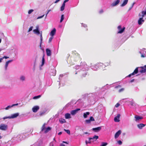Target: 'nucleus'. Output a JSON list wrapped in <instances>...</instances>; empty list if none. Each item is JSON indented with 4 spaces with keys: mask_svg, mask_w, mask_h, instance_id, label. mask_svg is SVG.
Wrapping results in <instances>:
<instances>
[{
    "mask_svg": "<svg viewBox=\"0 0 146 146\" xmlns=\"http://www.w3.org/2000/svg\"><path fill=\"white\" fill-rule=\"evenodd\" d=\"M72 58L75 61L76 60L80 58V55L77 53L75 51L72 52Z\"/></svg>",
    "mask_w": 146,
    "mask_h": 146,
    "instance_id": "1",
    "label": "nucleus"
},
{
    "mask_svg": "<svg viewBox=\"0 0 146 146\" xmlns=\"http://www.w3.org/2000/svg\"><path fill=\"white\" fill-rule=\"evenodd\" d=\"M8 128V126L7 125L1 123L0 125V129L3 131H6Z\"/></svg>",
    "mask_w": 146,
    "mask_h": 146,
    "instance_id": "2",
    "label": "nucleus"
},
{
    "mask_svg": "<svg viewBox=\"0 0 146 146\" xmlns=\"http://www.w3.org/2000/svg\"><path fill=\"white\" fill-rule=\"evenodd\" d=\"M139 72L141 73H143L146 72V65L144 66L139 67Z\"/></svg>",
    "mask_w": 146,
    "mask_h": 146,
    "instance_id": "3",
    "label": "nucleus"
},
{
    "mask_svg": "<svg viewBox=\"0 0 146 146\" xmlns=\"http://www.w3.org/2000/svg\"><path fill=\"white\" fill-rule=\"evenodd\" d=\"M117 29L119 30V31L117 32V33L121 34L124 31L125 29V28L123 27L122 28H121V26L119 25L117 27Z\"/></svg>",
    "mask_w": 146,
    "mask_h": 146,
    "instance_id": "4",
    "label": "nucleus"
},
{
    "mask_svg": "<svg viewBox=\"0 0 146 146\" xmlns=\"http://www.w3.org/2000/svg\"><path fill=\"white\" fill-rule=\"evenodd\" d=\"M99 137L98 136L95 135L93 137H90L89 138V140L90 141L92 140V142H94L96 141L97 139H98Z\"/></svg>",
    "mask_w": 146,
    "mask_h": 146,
    "instance_id": "5",
    "label": "nucleus"
},
{
    "mask_svg": "<svg viewBox=\"0 0 146 146\" xmlns=\"http://www.w3.org/2000/svg\"><path fill=\"white\" fill-rule=\"evenodd\" d=\"M101 129V127H99L96 128H93L92 130L95 132H98L100 131Z\"/></svg>",
    "mask_w": 146,
    "mask_h": 146,
    "instance_id": "6",
    "label": "nucleus"
},
{
    "mask_svg": "<svg viewBox=\"0 0 146 146\" xmlns=\"http://www.w3.org/2000/svg\"><path fill=\"white\" fill-rule=\"evenodd\" d=\"M80 110V108L76 109L75 110L72 111H71L70 113L71 114V115H74L78 111H79Z\"/></svg>",
    "mask_w": 146,
    "mask_h": 146,
    "instance_id": "7",
    "label": "nucleus"
},
{
    "mask_svg": "<svg viewBox=\"0 0 146 146\" xmlns=\"http://www.w3.org/2000/svg\"><path fill=\"white\" fill-rule=\"evenodd\" d=\"M39 107L38 106H35L32 108L33 111L34 113H36L39 109Z\"/></svg>",
    "mask_w": 146,
    "mask_h": 146,
    "instance_id": "8",
    "label": "nucleus"
},
{
    "mask_svg": "<svg viewBox=\"0 0 146 146\" xmlns=\"http://www.w3.org/2000/svg\"><path fill=\"white\" fill-rule=\"evenodd\" d=\"M121 131L120 130H119L115 134V138L116 139L118 137L119 135L121 134Z\"/></svg>",
    "mask_w": 146,
    "mask_h": 146,
    "instance_id": "9",
    "label": "nucleus"
},
{
    "mask_svg": "<svg viewBox=\"0 0 146 146\" xmlns=\"http://www.w3.org/2000/svg\"><path fill=\"white\" fill-rule=\"evenodd\" d=\"M47 55L48 56H50L51 55V52L49 49L47 48L46 50Z\"/></svg>",
    "mask_w": 146,
    "mask_h": 146,
    "instance_id": "10",
    "label": "nucleus"
},
{
    "mask_svg": "<svg viewBox=\"0 0 146 146\" xmlns=\"http://www.w3.org/2000/svg\"><path fill=\"white\" fill-rule=\"evenodd\" d=\"M19 115V113H14L11 116H10L11 119V118H14L17 117Z\"/></svg>",
    "mask_w": 146,
    "mask_h": 146,
    "instance_id": "11",
    "label": "nucleus"
},
{
    "mask_svg": "<svg viewBox=\"0 0 146 146\" xmlns=\"http://www.w3.org/2000/svg\"><path fill=\"white\" fill-rule=\"evenodd\" d=\"M145 125V124L143 123H140L137 125V126L139 129H142V127H144Z\"/></svg>",
    "mask_w": 146,
    "mask_h": 146,
    "instance_id": "12",
    "label": "nucleus"
},
{
    "mask_svg": "<svg viewBox=\"0 0 146 146\" xmlns=\"http://www.w3.org/2000/svg\"><path fill=\"white\" fill-rule=\"evenodd\" d=\"M56 32V29L54 28V29L50 32V35L52 36H53L55 35V34Z\"/></svg>",
    "mask_w": 146,
    "mask_h": 146,
    "instance_id": "13",
    "label": "nucleus"
},
{
    "mask_svg": "<svg viewBox=\"0 0 146 146\" xmlns=\"http://www.w3.org/2000/svg\"><path fill=\"white\" fill-rule=\"evenodd\" d=\"M120 2V1L119 0H117L115 1V2L111 4V5L112 6H114L117 5Z\"/></svg>",
    "mask_w": 146,
    "mask_h": 146,
    "instance_id": "14",
    "label": "nucleus"
},
{
    "mask_svg": "<svg viewBox=\"0 0 146 146\" xmlns=\"http://www.w3.org/2000/svg\"><path fill=\"white\" fill-rule=\"evenodd\" d=\"M139 67L136 68L134 70L133 72L132 73V74L134 75L135 74H137L138 72V68Z\"/></svg>",
    "mask_w": 146,
    "mask_h": 146,
    "instance_id": "15",
    "label": "nucleus"
},
{
    "mask_svg": "<svg viewBox=\"0 0 146 146\" xmlns=\"http://www.w3.org/2000/svg\"><path fill=\"white\" fill-rule=\"evenodd\" d=\"M144 20L143 19V17H142L140 18L138 21V23L139 25H140L142 24V22H143Z\"/></svg>",
    "mask_w": 146,
    "mask_h": 146,
    "instance_id": "16",
    "label": "nucleus"
},
{
    "mask_svg": "<svg viewBox=\"0 0 146 146\" xmlns=\"http://www.w3.org/2000/svg\"><path fill=\"white\" fill-rule=\"evenodd\" d=\"M33 31L35 33L38 35L40 33V32L38 29V27L36 29H34Z\"/></svg>",
    "mask_w": 146,
    "mask_h": 146,
    "instance_id": "17",
    "label": "nucleus"
},
{
    "mask_svg": "<svg viewBox=\"0 0 146 146\" xmlns=\"http://www.w3.org/2000/svg\"><path fill=\"white\" fill-rule=\"evenodd\" d=\"M51 130V128L50 127H48L47 128L45 129L44 131V133H48L49 131Z\"/></svg>",
    "mask_w": 146,
    "mask_h": 146,
    "instance_id": "18",
    "label": "nucleus"
},
{
    "mask_svg": "<svg viewBox=\"0 0 146 146\" xmlns=\"http://www.w3.org/2000/svg\"><path fill=\"white\" fill-rule=\"evenodd\" d=\"M90 114L89 112H87L84 113L83 116L84 118H86L87 117V115H89Z\"/></svg>",
    "mask_w": 146,
    "mask_h": 146,
    "instance_id": "19",
    "label": "nucleus"
},
{
    "mask_svg": "<svg viewBox=\"0 0 146 146\" xmlns=\"http://www.w3.org/2000/svg\"><path fill=\"white\" fill-rule=\"evenodd\" d=\"M65 117L66 119H68L71 118L70 115V113H66L65 114Z\"/></svg>",
    "mask_w": 146,
    "mask_h": 146,
    "instance_id": "20",
    "label": "nucleus"
},
{
    "mask_svg": "<svg viewBox=\"0 0 146 146\" xmlns=\"http://www.w3.org/2000/svg\"><path fill=\"white\" fill-rule=\"evenodd\" d=\"M135 121H137L140 119H141L143 118L142 117L138 115L135 116Z\"/></svg>",
    "mask_w": 146,
    "mask_h": 146,
    "instance_id": "21",
    "label": "nucleus"
},
{
    "mask_svg": "<svg viewBox=\"0 0 146 146\" xmlns=\"http://www.w3.org/2000/svg\"><path fill=\"white\" fill-rule=\"evenodd\" d=\"M12 61V60H9L6 62L5 65V70H7V67L8 66L9 63L11 62Z\"/></svg>",
    "mask_w": 146,
    "mask_h": 146,
    "instance_id": "22",
    "label": "nucleus"
},
{
    "mask_svg": "<svg viewBox=\"0 0 146 146\" xmlns=\"http://www.w3.org/2000/svg\"><path fill=\"white\" fill-rule=\"evenodd\" d=\"M128 0H124L123 3L121 5V6L123 7L127 3Z\"/></svg>",
    "mask_w": 146,
    "mask_h": 146,
    "instance_id": "23",
    "label": "nucleus"
},
{
    "mask_svg": "<svg viewBox=\"0 0 146 146\" xmlns=\"http://www.w3.org/2000/svg\"><path fill=\"white\" fill-rule=\"evenodd\" d=\"M46 125V123H44L42 125V127H41V131H44V130L45 129H46V128L45 127V126Z\"/></svg>",
    "mask_w": 146,
    "mask_h": 146,
    "instance_id": "24",
    "label": "nucleus"
},
{
    "mask_svg": "<svg viewBox=\"0 0 146 146\" xmlns=\"http://www.w3.org/2000/svg\"><path fill=\"white\" fill-rule=\"evenodd\" d=\"M59 121L62 124L66 122L65 120L62 118L60 119L59 120Z\"/></svg>",
    "mask_w": 146,
    "mask_h": 146,
    "instance_id": "25",
    "label": "nucleus"
},
{
    "mask_svg": "<svg viewBox=\"0 0 146 146\" xmlns=\"http://www.w3.org/2000/svg\"><path fill=\"white\" fill-rule=\"evenodd\" d=\"M141 13L142 14V17H143L146 15V11H142Z\"/></svg>",
    "mask_w": 146,
    "mask_h": 146,
    "instance_id": "26",
    "label": "nucleus"
},
{
    "mask_svg": "<svg viewBox=\"0 0 146 146\" xmlns=\"http://www.w3.org/2000/svg\"><path fill=\"white\" fill-rule=\"evenodd\" d=\"M41 95H39L37 96H35L33 98V99L35 100L41 97Z\"/></svg>",
    "mask_w": 146,
    "mask_h": 146,
    "instance_id": "27",
    "label": "nucleus"
},
{
    "mask_svg": "<svg viewBox=\"0 0 146 146\" xmlns=\"http://www.w3.org/2000/svg\"><path fill=\"white\" fill-rule=\"evenodd\" d=\"M108 145L107 143L102 142L101 145L100 146H106Z\"/></svg>",
    "mask_w": 146,
    "mask_h": 146,
    "instance_id": "28",
    "label": "nucleus"
},
{
    "mask_svg": "<svg viewBox=\"0 0 146 146\" xmlns=\"http://www.w3.org/2000/svg\"><path fill=\"white\" fill-rule=\"evenodd\" d=\"M64 130L68 134L70 135V130L68 129H64Z\"/></svg>",
    "mask_w": 146,
    "mask_h": 146,
    "instance_id": "29",
    "label": "nucleus"
},
{
    "mask_svg": "<svg viewBox=\"0 0 146 146\" xmlns=\"http://www.w3.org/2000/svg\"><path fill=\"white\" fill-rule=\"evenodd\" d=\"M44 61H45L44 58V57L43 56L42 58V64L41 65V66H42L44 64Z\"/></svg>",
    "mask_w": 146,
    "mask_h": 146,
    "instance_id": "30",
    "label": "nucleus"
},
{
    "mask_svg": "<svg viewBox=\"0 0 146 146\" xmlns=\"http://www.w3.org/2000/svg\"><path fill=\"white\" fill-rule=\"evenodd\" d=\"M114 121L115 122H118L119 121V119H118L117 117H115L114 118Z\"/></svg>",
    "mask_w": 146,
    "mask_h": 146,
    "instance_id": "31",
    "label": "nucleus"
},
{
    "mask_svg": "<svg viewBox=\"0 0 146 146\" xmlns=\"http://www.w3.org/2000/svg\"><path fill=\"white\" fill-rule=\"evenodd\" d=\"M64 19V15H62L61 17V19L60 20V23H61Z\"/></svg>",
    "mask_w": 146,
    "mask_h": 146,
    "instance_id": "32",
    "label": "nucleus"
},
{
    "mask_svg": "<svg viewBox=\"0 0 146 146\" xmlns=\"http://www.w3.org/2000/svg\"><path fill=\"white\" fill-rule=\"evenodd\" d=\"M91 121H95L94 118L92 116H91L90 117V119Z\"/></svg>",
    "mask_w": 146,
    "mask_h": 146,
    "instance_id": "33",
    "label": "nucleus"
},
{
    "mask_svg": "<svg viewBox=\"0 0 146 146\" xmlns=\"http://www.w3.org/2000/svg\"><path fill=\"white\" fill-rule=\"evenodd\" d=\"M53 38V36H52L50 37L49 39L48 40V43H50L52 41V39Z\"/></svg>",
    "mask_w": 146,
    "mask_h": 146,
    "instance_id": "34",
    "label": "nucleus"
},
{
    "mask_svg": "<svg viewBox=\"0 0 146 146\" xmlns=\"http://www.w3.org/2000/svg\"><path fill=\"white\" fill-rule=\"evenodd\" d=\"M12 107V106H7V107H6L5 109V110H8L10 108H11Z\"/></svg>",
    "mask_w": 146,
    "mask_h": 146,
    "instance_id": "35",
    "label": "nucleus"
},
{
    "mask_svg": "<svg viewBox=\"0 0 146 146\" xmlns=\"http://www.w3.org/2000/svg\"><path fill=\"white\" fill-rule=\"evenodd\" d=\"M91 121L89 119H86L85 120L86 122L87 123H89L91 122Z\"/></svg>",
    "mask_w": 146,
    "mask_h": 146,
    "instance_id": "36",
    "label": "nucleus"
},
{
    "mask_svg": "<svg viewBox=\"0 0 146 146\" xmlns=\"http://www.w3.org/2000/svg\"><path fill=\"white\" fill-rule=\"evenodd\" d=\"M110 62H107L105 63V65L106 66L110 65Z\"/></svg>",
    "mask_w": 146,
    "mask_h": 146,
    "instance_id": "37",
    "label": "nucleus"
},
{
    "mask_svg": "<svg viewBox=\"0 0 146 146\" xmlns=\"http://www.w3.org/2000/svg\"><path fill=\"white\" fill-rule=\"evenodd\" d=\"M34 11L33 9H30L28 13L29 14H30L31 13H32Z\"/></svg>",
    "mask_w": 146,
    "mask_h": 146,
    "instance_id": "38",
    "label": "nucleus"
},
{
    "mask_svg": "<svg viewBox=\"0 0 146 146\" xmlns=\"http://www.w3.org/2000/svg\"><path fill=\"white\" fill-rule=\"evenodd\" d=\"M11 119V117H10V116H8V117H4L3 119Z\"/></svg>",
    "mask_w": 146,
    "mask_h": 146,
    "instance_id": "39",
    "label": "nucleus"
},
{
    "mask_svg": "<svg viewBox=\"0 0 146 146\" xmlns=\"http://www.w3.org/2000/svg\"><path fill=\"white\" fill-rule=\"evenodd\" d=\"M20 79L21 80L23 81L25 80V77L24 76H22L21 77Z\"/></svg>",
    "mask_w": 146,
    "mask_h": 146,
    "instance_id": "40",
    "label": "nucleus"
},
{
    "mask_svg": "<svg viewBox=\"0 0 146 146\" xmlns=\"http://www.w3.org/2000/svg\"><path fill=\"white\" fill-rule=\"evenodd\" d=\"M64 7L62 6L61 7L60 10L62 11H63L64 10Z\"/></svg>",
    "mask_w": 146,
    "mask_h": 146,
    "instance_id": "41",
    "label": "nucleus"
},
{
    "mask_svg": "<svg viewBox=\"0 0 146 146\" xmlns=\"http://www.w3.org/2000/svg\"><path fill=\"white\" fill-rule=\"evenodd\" d=\"M33 28V27H30L29 29V30H28V32H30V31H31L32 30Z\"/></svg>",
    "mask_w": 146,
    "mask_h": 146,
    "instance_id": "42",
    "label": "nucleus"
},
{
    "mask_svg": "<svg viewBox=\"0 0 146 146\" xmlns=\"http://www.w3.org/2000/svg\"><path fill=\"white\" fill-rule=\"evenodd\" d=\"M124 88H122L121 89H120L119 91V92H122L123 91H124Z\"/></svg>",
    "mask_w": 146,
    "mask_h": 146,
    "instance_id": "43",
    "label": "nucleus"
},
{
    "mask_svg": "<svg viewBox=\"0 0 146 146\" xmlns=\"http://www.w3.org/2000/svg\"><path fill=\"white\" fill-rule=\"evenodd\" d=\"M117 142L120 145H121L122 144V142L121 140L118 141Z\"/></svg>",
    "mask_w": 146,
    "mask_h": 146,
    "instance_id": "44",
    "label": "nucleus"
},
{
    "mask_svg": "<svg viewBox=\"0 0 146 146\" xmlns=\"http://www.w3.org/2000/svg\"><path fill=\"white\" fill-rule=\"evenodd\" d=\"M130 104L132 106H134V103H133V101H131L130 102Z\"/></svg>",
    "mask_w": 146,
    "mask_h": 146,
    "instance_id": "45",
    "label": "nucleus"
},
{
    "mask_svg": "<svg viewBox=\"0 0 146 146\" xmlns=\"http://www.w3.org/2000/svg\"><path fill=\"white\" fill-rule=\"evenodd\" d=\"M44 15H43L41 16H39L38 17V18H37V19H39L41 18H42L44 16Z\"/></svg>",
    "mask_w": 146,
    "mask_h": 146,
    "instance_id": "46",
    "label": "nucleus"
},
{
    "mask_svg": "<svg viewBox=\"0 0 146 146\" xmlns=\"http://www.w3.org/2000/svg\"><path fill=\"white\" fill-rule=\"evenodd\" d=\"M120 106V104L118 103H117L115 105V106L116 107H118L119 106Z\"/></svg>",
    "mask_w": 146,
    "mask_h": 146,
    "instance_id": "47",
    "label": "nucleus"
},
{
    "mask_svg": "<svg viewBox=\"0 0 146 146\" xmlns=\"http://www.w3.org/2000/svg\"><path fill=\"white\" fill-rule=\"evenodd\" d=\"M120 115L119 114H118L117 115V116H116L117 118H118V119H119V118L120 117Z\"/></svg>",
    "mask_w": 146,
    "mask_h": 146,
    "instance_id": "48",
    "label": "nucleus"
},
{
    "mask_svg": "<svg viewBox=\"0 0 146 146\" xmlns=\"http://www.w3.org/2000/svg\"><path fill=\"white\" fill-rule=\"evenodd\" d=\"M50 146H54V144L52 142H51L50 144Z\"/></svg>",
    "mask_w": 146,
    "mask_h": 146,
    "instance_id": "49",
    "label": "nucleus"
},
{
    "mask_svg": "<svg viewBox=\"0 0 146 146\" xmlns=\"http://www.w3.org/2000/svg\"><path fill=\"white\" fill-rule=\"evenodd\" d=\"M40 40H41V43L42 40V35L41 34L40 35Z\"/></svg>",
    "mask_w": 146,
    "mask_h": 146,
    "instance_id": "50",
    "label": "nucleus"
},
{
    "mask_svg": "<svg viewBox=\"0 0 146 146\" xmlns=\"http://www.w3.org/2000/svg\"><path fill=\"white\" fill-rule=\"evenodd\" d=\"M44 112H42L40 113V116H41L42 115H43L44 114Z\"/></svg>",
    "mask_w": 146,
    "mask_h": 146,
    "instance_id": "51",
    "label": "nucleus"
},
{
    "mask_svg": "<svg viewBox=\"0 0 146 146\" xmlns=\"http://www.w3.org/2000/svg\"><path fill=\"white\" fill-rule=\"evenodd\" d=\"M103 12V10L102 9H101L99 11L100 13H102Z\"/></svg>",
    "mask_w": 146,
    "mask_h": 146,
    "instance_id": "52",
    "label": "nucleus"
},
{
    "mask_svg": "<svg viewBox=\"0 0 146 146\" xmlns=\"http://www.w3.org/2000/svg\"><path fill=\"white\" fill-rule=\"evenodd\" d=\"M9 58V57H7V56H4L3 57V58H5V59H7V58Z\"/></svg>",
    "mask_w": 146,
    "mask_h": 146,
    "instance_id": "53",
    "label": "nucleus"
},
{
    "mask_svg": "<svg viewBox=\"0 0 146 146\" xmlns=\"http://www.w3.org/2000/svg\"><path fill=\"white\" fill-rule=\"evenodd\" d=\"M51 11L50 10H48V12L46 14V17L47 14H48V13H49V12Z\"/></svg>",
    "mask_w": 146,
    "mask_h": 146,
    "instance_id": "54",
    "label": "nucleus"
},
{
    "mask_svg": "<svg viewBox=\"0 0 146 146\" xmlns=\"http://www.w3.org/2000/svg\"><path fill=\"white\" fill-rule=\"evenodd\" d=\"M18 105V104H13L12 105V107L15 106H17Z\"/></svg>",
    "mask_w": 146,
    "mask_h": 146,
    "instance_id": "55",
    "label": "nucleus"
},
{
    "mask_svg": "<svg viewBox=\"0 0 146 146\" xmlns=\"http://www.w3.org/2000/svg\"><path fill=\"white\" fill-rule=\"evenodd\" d=\"M60 0H56L55 2H54V3H56L57 2H58L59 1H60Z\"/></svg>",
    "mask_w": 146,
    "mask_h": 146,
    "instance_id": "56",
    "label": "nucleus"
},
{
    "mask_svg": "<svg viewBox=\"0 0 146 146\" xmlns=\"http://www.w3.org/2000/svg\"><path fill=\"white\" fill-rule=\"evenodd\" d=\"M65 3H64V2H63L62 5V6H64L65 7Z\"/></svg>",
    "mask_w": 146,
    "mask_h": 146,
    "instance_id": "57",
    "label": "nucleus"
},
{
    "mask_svg": "<svg viewBox=\"0 0 146 146\" xmlns=\"http://www.w3.org/2000/svg\"><path fill=\"white\" fill-rule=\"evenodd\" d=\"M132 75H133V74H132V73L129 74L127 76L129 77H130Z\"/></svg>",
    "mask_w": 146,
    "mask_h": 146,
    "instance_id": "58",
    "label": "nucleus"
},
{
    "mask_svg": "<svg viewBox=\"0 0 146 146\" xmlns=\"http://www.w3.org/2000/svg\"><path fill=\"white\" fill-rule=\"evenodd\" d=\"M86 74H85L84 75H83L82 76V77H85L86 75Z\"/></svg>",
    "mask_w": 146,
    "mask_h": 146,
    "instance_id": "59",
    "label": "nucleus"
},
{
    "mask_svg": "<svg viewBox=\"0 0 146 146\" xmlns=\"http://www.w3.org/2000/svg\"><path fill=\"white\" fill-rule=\"evenodd\" d=\"M69 1V0H65L64 2L65 3H66V2H68V1Z\"/></svg>",
    "mask_w": 146,
    "mask_h": 146,
    "instance_id": "60",
    "label": "nucleus"
},
{
    "mask_svg": "<svg viewBox=\"0 0 146 146\" xmlns=\"http://www.w3.org/2000/svg\"><path fill=\"white\" fill-rule=\"evenodd\" d=\"M3 58H0V62H2V60H3Z\"/></svg>",
    "mask_w": 146,
    "mask_h": 146,
    "instance_id": "61",
    "label": "nucleus"
},
{
    "mask_svg": "<svg viewBox=\"0 0 146 146\" xmlns=\"http://www.w3.org/2000/svg\"><path fill=\"white\" fill-rule=\"evenodd\" d=\"M92 141H89H89L88 142V143H91V142Z\"/></svg>",
    "mask_w": 146,
    "mask_h": 146,
    "instance_id": "62",
    "label": "nucleus"
},
{
    "mask_svg": "<svg viewBox=\"0 0 146 146\" xmlns=\"http://www.w3.org/2000/svg\"><path fill=\"white\" fill-rule=\"evenodd\" d=\"M141 56L142 57H145V56L143 54H142Z\"/></svg>",
    "mask_w": 146,
    "mask_h": 146,
    "instance_id": "63",
    "label": "nucleus"
},
{
    "mask_svg": "<svg viewBox=\"0 0 146 146\" xmlns=\"http://www.w3.org/2000/svg\"><path fill=\"white\" fill-rule=\"evenodd\" d=\"M60 146H65V145L64 144H62Z\"/></svg>",
    "mask_w": 146,
    "mask_h": 146,
    "instance_id": "64",
    "label": "nucleus"
}]
</instances>
